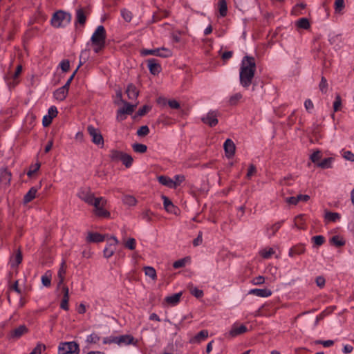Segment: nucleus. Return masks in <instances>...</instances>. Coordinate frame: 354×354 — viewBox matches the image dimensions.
Returning a JSON list of instances; mask_svg holds the SVG:
<instances>
[{
  "mask_svg": "<svg viewBox=\"0 0 354 354\" xmlns=\"http://www.w3.org/2000/svg\"><path fill=\"white\" fill-rule=\"evenodd\" d=\"M110 158L114 162L121 161L126 167H130L133 163V158L130 155L117 150L111 151Z\"/></svg>",
  "mask_w": 354,
  "mask_h": 354,
  "instance_id": "nucleus-4",
  "label": "nucleus"
},
{
  "mask_svg": "<svg viewBox=\"0 0 354 354\" xmlns=\"http://www.w3.org/2000/svg\"><path fill=\"white\" fill-rule=\"evenodd\" d=\"M121 15L127 22H129L132 19L133 15L131 12L125 8L121 10Z\"/></svg>",
  "mask_w": 354,
  "mask_h": 354,
  "instance_id": "nucleus-40",
  "label": "nucleus"
},
{
  "mask_svg": "<svg viewBox=\"0 0 354 354\" xmlns=\"http://www.w3.org/2000/svg\"><path fill=\"white\" fill-rule=\"evenodd\" d=\"M22 261V254L20 250H17L16 254L10 258V266L12 268L17 266Z\"/></svg>",
  "mask_w": 354,
  "mask_h": 354,
  "instance_id": "nucleus-26",
  "label": "nucleus"
},
{
  "mask_svg": "<svg viewBox=\"0 0 354 354\" xmlns=\"http://www.w3.org/2000/svg\"><path fill=\"white\" fill-rule=\"evenodd\" d=\"M282 223L283 221L277 222L267 228V235L268 236V237H271L275 234V233L281 227Z\"/></svg>",
  "mask_w": 354,
  "mask_h": 354,
  "instance_id": "nucleus-31",
  "label": "nucleus"
},
{
  "mask_svg": "<svg viewBox=\"0 0 354 354\" xmlns=\"http://www.w3.org/2000/svg\"><path fill=\"white\" fill-rule=\"evenodd\" d=\"M68 88L66 86H62L54 92V97L56 100L63 101L67 96Z\"/></svg>",
  "mask_w": 354,
  "mask_h": 354,
  "instance_id": "nucleus-19",
  "label": "nucleus"
},
{
  "mask_svg": "<svg viewBox=\"0 0 354 354\" xmlns=\"http://www.w3.org/2000/svg\"><path fill=\"white\" fill-rule=\"evenodd\" d=\"M333 161L334 158L331 157L324 158L323 160L317 162V166L322 169L331 168Z\"/></svg>",
  "mask_w": 354,
  "mask_h": 354,
  "instance_id": "nucleus-30",
  "label": "nucleus"
},
{
  "mask_svg": "<svg viewBox=\"0 0 354 354\" xmlns=\"http://www.w3.org/2000/svg\"><path fill=\"white\" fill-rule=\"evenodd\" d=\"M149 133V129L147 126L144 125L140 127L137 131L138 136H145Z\"/></svg>",
  "mask_w": 354,
  "mask_h": 354,
  "instance_id": "nucleus-48",
  "label": "nucleus"
},
{
  "mask_svg": "<svg viewBox=\"0 0 354 354\" xmlns=\"http://www.w3.org/2000/svg\"><path fill=\"white\" fill-rule=\"evenodd\" d=\"M104 240V236L97 232H89L86 237L88 242L100 243Z\"/></svg>",
  "mask_w": 354,
  "mask_h": 354,
  "instance_id": "nucleus-20",
  "label": "nucleus"
},
{
  "mask_svg": "<svg viewBox=\"0 0 354 354\" xmlns=\"http://www.w3.org/2000/svg\"><path fill=\"white\" fill-rule=\"evenodd\" d=\"M71 20V15L70 13L59 10L53 15L51 24L55 28L65 27L69 24Z\"/></svg>",
  "mask_w": 354,
  "mask_h": 354,
  "instance_id": "nucleus-3",
  "label": "nucleus"
},
{
  "mask_svg": "<svg viewBox=\"0 0 354 354\" xmlns=\"http://www.w3.org/2000/svg\"><path fill=\"white\" fill-rule=\"evenodd\" d=\"M343 157L347 160L354 162V154L350 151H344Z\"/></svg>",
  "mask_w": 354,
  "mask_h": 354,
  "instance_id": "nucleus-59",
  "label": "nucleus"
},
{
  "mask_svg": "<svg viewBox=\"0 0 354 354\" xmlns=\"http://www.w3.org/2000/svg\"><path fill=\"white\" fill-rule=\"evenodd\" d=\"M304 251L305 247L304 245H297L290 249L289 256L293 257L295 255H299L303 254Z\"/></svg>",
  "mask_w": 354,
  "mask_h": 354,
  "instance_id": "nucleus-25",
  "label": "nucleus"
},
{
  "mask_svg": "<svg viewBox=\"0 0 354 354\" xmlns=\"http://www.w3.org/2000/svg\"><path fill=\"white\" fill-rule=\"evenodd\" d=\"M106 200L103 197L96 198L94 196V198L92 200L90 205L94 206L95 209H97L100 207H104L106 204Z\"/></svg>",
  "mask_w": 354,
  "mask_h": 354,
  "instance_id": "nucleus-29",
  "label": "nucleus"
},
{
  "mask_svg": "<svg viewBox=\"0 0 354 354\" xmlns=\"http://www.w3.org/2000/svg\"><path fill=\"white\" fill-rule=\"evenodd\" d=\"M208 337V331L207 330H201L198 334L189 339L190 344H199L204 341Z\"/></svg>",
  "mask_w": 354,
  "mask_h": 354,
  "instance_id": "nucleus-17",
  "label": "nucleus"
},
{
  "mask_svg": "<svg viewBox=\"0 0 354 354\" xmlns=\"http://www.w3.org/2000/svg\"><path fill=\"white\" fill-rule=\"evenodd\" d=\"M330 242L336 246L340 247L345 244V241L338 236H334L331 238Z\"/></svg>",
  "mask_w": 354,
  "mask_h": 354,
  "instance_id": "nucleus-42",
  "label": "nucleus"
},
{
  "mask_svg": "<svg viewBox=\"0 0 354 354\" xmlns=\"http://www.w3.org/2000/svg\"><path fill=\"white\" fill-rule=\"evenodd\" d=\"M52 120L53 119L50 118V116H48L47 115H44L43 117V120H42L43 126L44 127L49 126L52 122Z\"/></svg>",
  "mask_w": 354,
  "mask_h": 354,
  "instance_id": "nucleus-61",
  "label": "nucleus"
},
{
  "mask_svg": "<svg viewBox=\"0 0 354 354\" xmlns=\"http://www.w3.org/2000/svg\"><path fill=\"white\" fill-rule=\"evenodd\" d=\"M126 93L127 94L129 99L130 100L136 99L137 97L138 96V91L133 84H129L127 86Z\"/></svg>",
  "mask_w": 354,
  "mask_h": 354,
  "instance_id": "nucleus-27",
  "label": "nucleus"
},
{
  "mask_svg": "<svg viewBox=\"0 0 354 354\" xmlns=\"http://www.w3.org/2000/svg\"><path fill=\"white\" fill-rule=\"evenodd\" d=\"M304 106L306 111L308 112H310L314 107L313 103L310 99L306 100V101L304 102Z\"/></svg>",
  "mask_w": 354,
  "mask_h": 354,
  "instance_id": "nucleus-60",
  "label": "nucleus"
},
{
  "mask_svg": "<svg viewBox=\"0 0 354 354\" xmlns=\"http://www.w3.org/2000/svg\"><path fill=\"white\" fill-rule=\"evenodd\" d=\"M162 198L163 200L164 207L168 212H173V209H174V205L172 202L165 196H162Z\"/></svg>",
  "mask_w": 354,
  "mask_h": 354,
  "instance_id": "nucleus-34",
  "label": "nucleus"
},
{
  "mask_svg": "<svg viewBox=\"0 0 354 354\" xmlns=\"http://www.w3.org/2000/svg\"><path fill=\"white\" fill-rule=\"evenodd\" d=\"M57 109L55 106H52L48 109L47 115L50 116V118L53 119L57 116Z\"/></svg>",
  "mask_w": 354,
  "mask_h": 354,
  "instance_id": "nucleus-54",
  "label": "nucleus"
},
{
  "mask_svg": "<svg viewBox=\"0 0 354 354\" xmlns=\"http://www.w3.org/2000/svg\"><path fill=\"white\" fill-rule=\"evenodd\" d=\"M79 345L75 342H62L58 348L59 354H79Z\"/></svg>",
  "mask_w": 354,
  "mask_h": 354,
  "instance_id": "nucleus-5",
  "label": "nucleus"
},
{
  "mask_svg": "<svg viewBox=\"0 0 354 354\" xmlns=\"http://www.w3.org/2000/svg\"><path fill=\"white\" fill-rule=\"evenodd\" d=\"M247 327L244 325H240L239 326L236 324H234L232 326L228 334L227 335V337H235L239 335H241L247 331Z\"/></svg>",
  "mask_w": 354,
  "mask_h": 354,
  "instance_id": "nucleus-13",
  "label": "nucleus"
},
{
  "mask_svg": "<svg viewBox=\"0 0 354 354\" xmlns=\"http://www.w3.org/2000/svg\"><path fill=\"white\" fill-rule=\"evenodd\" d=\"M342 106V99L339 95H337L333 102V110L337 112L340 110Z\"/></svg>",
  "mask_w": 354,
  "mask_h": 354,
  "instance_id": "nucleus-43",
  "label": "nucleus"
},
{
  "mask_svg": "<svg viewBox=\"0 0 354 354\" xmlns=\"http://www.w3.org/2000/svg\"><path fill=\"white\" fill-rule=\"evenodd\" d=\"M297 26L303 29H308L310 28V23L308 19L301 18L297 21Z\"/></svg>",
  "mask_w": 354,
  "mask_h": 354,
  "instance_id": "nucleus-38",
  "label": "nucleus"
},
{
  "mask_svg": "<svg viewBox=\"0 0 354 354\" xmlns=\"http://www.w3.org/2000/svg\"><path fill=\"white\" fill-rule=\"evenodd\" d=\"M218 113L215 111H210L205 116L202 118L203 123L209 125V127H214L218 124Z\"/></svg>",
  "mask_w": 354,
  "mask_h": 354,
  "instance_id": "nucleus-11",
  "label": "nucleus"
},
{
  "mask_svg": "<svg viewBox=\"0 0 354 354\" xmlns=\"http://www.w3.org/2000/svg\"><path fill=\"white\" fill-rule=\"evenodd\" d=\"M87 131L92 138V142L94 144L97 145L104 144L102 136L97 129L95 128L92 125H89L87 127Z\"/></svg>",
  "mask_w": 354,
  "mask_h": 354,
  "instance_id": "nucleus-10",
  "label": "nucleus"
},
{
  "mask_svg": "<svg viewBox=\"0 0 354 354\" xmlns=\"http://www.w3.org/2000/svg\"><path fill=\"white\" fill-rule=\"evenodd\" d=\"M325 218L329 221L335 222L340 218V214L337 212H327Z\"/></svg>",
  "mask_w": 354,
  "mask_h": 354,
  "instance_id": "nucleus-39",
  "label": "nucleus"
},
{
  "mask_svg": "<svg viewBox=\"0 0 354 354\" xmlns=\"http://www.w3.org/2000/svg\"><path fill=\"white\" fill-rule=\"evenodd\" d=\"M241 98L242 95L240 93H235L230 97V102L231 104H234Z\"/></svg>",
  "mask_w": 354,
  "mask_h": 354,
  "instance_id": "nucleus-55",
  "label": "nucleus"
},
{
  "mask_svg": "<svg viewBox=\"0 0 354 354\" xmlns=\"http://www.w3.org/2000/svg\"><path fill=\"white\" fill-rule=\"evenodd\" d=\"M344 7V0H335V9L336 12H339Z\"/></svg>",
  "mask_w": 354,
  "mask_h": 354,
  "instance_id": "nucleus-57",
  "label": "nucleus"
},
{
  "mask_svg": "<svg viewBox=\"0 0 354 354\" xmlns=\"http://www.w3.org/2000/svg\"><path fill=\"white\" fill-rule=\"evenodd\" d=\"M136 244V241L134 238H129L124 243L125 247L131 250H133L135 249Z\"/></svg>",
  "mask_w": 354,
  "mask_h": 354,
  "instance_id": "nucleus-45",
  "label": "nucleus"
},
{
  "mask_svg": "<svg viewBox=\"0 0 354 354\" xmlns=\"http://www.w3.org/2000/svg\"><path fill=\"white\" fill-rule=\"evenodd\" d=\"M321 158H322V154L319 151H317L314 152L310 156V159H311L312 162L314 163H317V162H319Z\"/></svg>",
  "mask_w": 354,
  "mask_h": 354,
  "instance_id": "nucleus-52",
  "label": "nucleus"
},
{
  "mask_svg": "<svg viewBox=\"0 0 354 354\" xmlns=\"http://www.w3.org/2000/svg\"><path fill=\"white\" fill-rule=\"evenodd\" d=\"M122 202L124 204L129 206H134L137 203V200L136 198L131 195H125L122 198Z\"/></svg>",
  "mask_w": 354,
  "mask_h": 354,
  "instance_id": "nucleus-33",
  "label": "nucleus"
},
{
  "mask_svg": "<svg viewBox=\"0 0 354 354\" xmlns=\"http://www.w3.org/2000/svg\"><path fill=\"white\" fill-rule=\"evenodd\" d=\"M50 274H48L47 272L44 275L41 276V283L44 286L48 287L50 286Z\"/></svg>",
  "mask_w": 354,
  "mask_h": 354,
  "instance_id": "nucleus-47",
  "label": "nucleus"
},
{
  "mask_svg": "<svg viewBox=\"0 0 354 354\" xmlns=\"http://www.w3.org/2000/svg\"><path fill=\"white\" fill-rule=\"evenodd\" d=\"M325 281H326L325 279L322 276H319L316 278V283H317V286H319L320 288H322L324 286Z\"/></svg>",
  "mask_w": 354,
  "mask_h": 354,
  "instance_id": "nucleus-63",
  "label": "nucleus"
},
{
  "mask_svg": "<svg viewBox=\"0 0 354 354\" xmlns=\"http://www.w3.org/2000/svg\"><path fill=\"white\" fill-rule=\"evenodd\" d=\"M274 253V250L272 248L264 249L261 251V254L264 259H269Z\"/></svg>",
  "mask_w": 354,
  "mask_h": 354,
  "instance_id": "nucleus-49",
  "label": "nucleus"
},
{
  "mask_svg": "<svg viewBox=\"0 0 354 354\" xmlns=\"http://www.w3.org/2000/svg\"><path fill=\"white\" fill-rule=\"evenodd\" d=\"M77 196L81 200H82L83 201H84L85 203H86L88 205L90 203H91V201L94 198V196H95L93 193H92L91 192V190L87 188L81 189L79 191Z\"/></svg>",
  "mask_w": 354,
  "mask_h": 354,
  "instance_id": "nucleus-14",
  "label": "nucleus"
},
{
  "mask_svg": "<svg viewBox=\"0 0 354 354\" xmlns=\"http://www.w3.org/2000/svg\"><path fill=\"white\" fill-rule=\"evenodd\" d=\"M181 295V292L174 294L166 297L165 300L168 304L174 306L179 302Z\"/></svg>",
  "mask_w": 354,
  "mask_h": 354,
  "instance_id": "nucleus-32",
  "label": "nucleus"
},
{
  "mask_svg": "<svg viewBox=\"0 0 354 354\" xmlns=\"http://www.w3.org/2000/svg\"><path fill=\"white\" fill-rule=\"evenodd\" d=\"M37 190V188L35 187H31L24 196V203L27 204L32 201L36 197Z\"/></svg>",
  "mask_w": 354,
  "mask_h": 354,
  "instance_id": "nucleus-22",
  "label": "nucleus"
},
{
  "mask_svg": "<svg viewBox=\"0 0 354 354\" xmlns=\"http://www.w3.org/2000/svg\"><path fill=\"white\" fill-rule=\"evenodd\" d=\"M106 30L103 26H98L93 33L91 41L92 44H105Z\"/></svg>",
  "mask_w": 354,
  "mask_h": 354,
  "instance_id": "nucleus-6",
  "label": "nucleus"
},
{
  "mask_svg": "<svg viewBox=\"0 0 354 354\" xmlns=\"http://www.w3.org/2000/svg\"><path fill=\"white\" fill-rule=\"evenodd\" d=\"M256 70V64L252 57L245 56L242 61L239 71V80L241 85L244 88H248L252 84Z\"/></svg>",
  "mask_w": 354,
  "mask_h": 354,
  "instance_id": "nucleus-1",
  "label": "nucleus"
},
{
  "mask_svg": "<svg viewBox=\"0 0 354 354\" xmlns=\"http://www.w3.org/2000/svg\"><path fill=\"white\" fill-rule=\"evenodd\" d=\"M265 281V279L263 276H258L253 279L252 282L254 285L263 284Z\"/></svg>",
  "mask_w": 354,
  "mask_h": 354,
  "instance_id": "nucleus-62",
  "label": "nucleus"
},
{
  "mask_svg": "<svg viewBox=\"0 0 354 354\" xmlns=\"http://www.w3.org/2000/svg\"><path fill=\"white\" fill-rule=\"evenodd\" d=\"M118 242L115 236H111L107 240V245L103 251L104 257L108 259L113 256L115 251V246L118 245Z\"/></svg>",
  "mask_w": 354,
  "mask_h": 354,
  "instance_id": "nucleus-8",
  "label": "nucleus"
},
{
  "mask_svg": "<svg viewBox=\"0 0 354 354\" xmlns=\"http://www.w3.org/2000/svg\"><path fill=\"white\" fill-rule=\"evenodd\" d=\"M133 149L137 153H145L147 147L145 145L136 143L133 145Z\"/></svg>",
  "mask_w": 354,
  "mask_h": 354,
  "instance_id": "nucleus-41",
  "label": "nucleus"
},
{
  "mask_svg": "<svg viewBox=\"0 0 354 354\" xmlns=\"http://www.w3.org/2000/svg\"><path fill=\"white\" fill-rule=\"evenodd\" d=\"M124 106L123 107L119 109L118 110V112H117V120H123L126 118V116L125 115L126 114H128V115H130L131 114L133 111H134V109L136 107V105H132L125 101H124V102H122Z\"/></svg>",
  "mask_w": 354,
  "mask_h": 354,
  "instance_id": "nucleus-7",
  "label": "nucleus"
},
{
  "mask_svg": "<svg viewBox=\"0 0 354 354\" xmlns=\"http://www.w3.org/2000/svg\"><path fill=\"white\" fill-rule=\"evenodd\" d=\"M76 23L84 25L86 20V14L82 8H79L76 10Z\"/></svg>",
  "mask_w": 354,
  "mask_h": 354,
  "instance_id": "nucleus-28",
  "label": "nucleus"
},
{
  "mask_svg": "<svg viewBox=\"0 0 354 354\" xmlns=\"http://www.w3.org/2000/svg\"><path fill=\"white\" fill-rule=\"evenodd\" d=\"M223 147L227 158H231L235 152V145L231 139H227L224 142Z\"/></svg>",
  "mask_w": 354,
  "mask_h": 354,
  "instance_id": "nucleus-16",
  "label": "nucleus"
},
{
  "mask_svg": "<svg viewBox=\"0 0 354 354\" xmlns=\"http://www.w3.org/2000/svg\"><path fill=\"white\" fill-rule=\"evenodd\" d=\"M59 66L63 72H67L70 68V63L67 59H64L59 63Z\"/></svg>",
  "mask_w": 354,
  "mask_h": 354,
  "instance_id": "nucleus-51",
  "label": "nucleus"
},
{
  "mask_svg": "<svg viewBox=\"0 0 354 354\" xmlns=\"http://www.w3.org/2000/svg\"><path fill=\"white\" fill-rule=\"evenodd\" d=\"M28 332V328L25 325H21L19 327L16 328L11 332V337L12 338H19L24 334Z\"/></svg>",
  "mask_w": 354,
  "mask_h": 354,
  "instance_id": "nucleus-21",
  "label": "nucleus"
},
{
  "mask_svg": "<svg viewBox=\"0 0 354 354\" xmlns=\"http://www.w3.org/2000/svg\"><path fill=\"white\" fill-rule=\"evenodd\" d=\"M219 13L221 17H225L227 15V7L225 0H219L218 2Z\"/></svg>",
  "mask_w": 354,
  "mask_h": 354,
  "instance_id": "nucleus-37",
  "label": "nucleus"
},
{
  "mask_svg": "<svg viewBox=\"0 0 354 354\" xmlns=\"http://www.w3.org/2000/svg\"><path fill=\"white\" fill-rule=\"evenodd\" d=\"M319 87L322 93H326L327 92L328 83L326 79L324 77H322Z\"/></svg>",
  "mask_w": 354,
  "mask_h": 354,
  "instance_id": "nucleus-46",
  "label": "nucleus"
},
{
  "mask_svg": "<svg viewBox=\"0 0 354 354\" xmlns=\"http://www.w3.org/2000/svg\"><path fill=\"white\" fill-rule=\"evenodd\" d=\"M12 178L11 172L6 167L0 168V183L5 186L10 184Z\"/></svg>",
  "mask_w": 354,
  "mask_h": 354,
  "instance_id": "nucleus-12",
  "label": "nucleus"
},
{
  "mask_svg": "<svg viewBox=\"0 0 354 354\" xmlns=\"http://www.w3.org/2000/svg\"><path fill=\"white\" fill-rule=\"evenodd\" d=\"M147 66L150 73L153 75H157L161 71V66L155 59H148Z\"/></svg>",
  "mask_w": 354,
  "mask_h": 354,
  "instance_id": "nucleus-15",
  "label": "nucleus"
},
{
  "mask_svg": "<svg viewBox=\"0 0 354 354\" xmlns=\"http://www.w3.org/2000/svg\"><path fill=\"white\" fill-rule=\"evenodd\" d=\"M94 214L99 217L108 218L110 216V212L106 210L104 207L95 209Z\"/></svg>",
  "mask_w": 354,
  "mask_h": 354,
  "instance_id": "nucleus-35",
  "label": "nucleus"
},
{
  "mask_svg": "<svg viewBox=\"0 0 354 354\" xmlns=\"http://www.w3.org/2000/svg\"><path fill=\"white\" fill-rule=\"evenodd\" d=\"M144 270L146 276L150 277L153 280L156 279V272L153 267L147 266L144 268Z\"/></svg>",
  "mask_w": 354,
  "mask_h": 354,
  "instance_id": "nucleus-36",
  "label": "nucleus"
},
{
  "mask_svg": "<svg viewBox=\"0 0 354 354\" xmlns=\"http://www.w3.org/2000/svg\"><path fill=\"white\" fill-rule=\"evenodd\" d=\"M203 238L202 233L200 232L198 236L193 241V245L194 246H198L202 243Z\"/></svg>",
  "mask_w": 354,
  "mask_h": 354,
  "instance_id": "nucleus-64",
  "label": "nucleus"
},
{
  "mask_svg": "<svg viewBox=\"0 0 354 354\" xmlns=\"http://www.w3.org/2000/svg\"><path fill=\"white\" fill-rule=\"evenodd\" d=\"M190 293L198 299L201 298L203 296V291L196 287H191Z\"/></svg>",
  "mask_w": 354,
  "mask_h": 354,
  "instance_id": "nucleus-44",
  "label": "nucleus"
},
{
  "mask_svg": "<svg viewBox=\"0 0 354 354\" xmlns=\"http://www.w3.org/2000/svg\"><path fill=\"white\" fill-rule=\"evenodd\" d=\"M66 272V263L65 261H62L57 272V277H65Z\"/></svg>",
  "mask_w": 354,
  "mask_h": 354,
  "instance_id": "nucleus-50",
  "label": "nucleus"
},
{
  "mask_svg": "<svg viewBox=\"0 0 354 354\" xmlns=\"http://www.w3.org/2000/svg\"><path fill=\"white\" fill-rule=\"evenodd\" d=\"M101 337L96 333H93L91 335L86 337V342L88 344H100L101 340L102 341Z\"/></svg>",
  "mask_w": 354,
  "mask_h": 354,
  "instance_id": "nucleus-24",
  "label": "nucleus"
},
{
  "mask_svg": "<svg viewBox=\"0 0 354 354\" xmlns=\"http://www.w3.org/2000/svg\"><path fill=\"white\" fill-rule=\"evenodd\" d=\"M152 214L153 212L151 211H150L149 209H147L142 212V216L143 219L146 220L147 222H150L151 220Z\"/></svg>",
  "mask_w": 354,
  "mask_h": 354,
  "instance_id": "nucleus-56",
  "label": "nucleus"
},
{
  "mask_svg": "<svg viewBox=\"0 0 354 354\" xmlns=\"http://www.w3.org/2000/svg\"><path fill=\"white\" fill-rule=\"evenodd\" d=\"M137 341L135 340L134 337L131 335H123L120 336H110L104 337L102 339V344H107L115 343L119 346H127L130 344H136Z\"/></svg>",
  "mask_w": 354,
  "mask_h": 354,
  "instance_id": "nucleus-2",
  "label": "nucleus"
},
{
  "mask_svg": "<svg viewBox=\"0 0 354 354\" xmlns=\"http://www.w3.org/2000/svg\"><path fill=\"white\" fill-rule=\"evenodd\" d=\"M249 294L253 295L259 297H268L272 295V291L268 288L259 289L254 288L249 291Z\"/></svg>",
  "mask_w": 354,
  "mask_h": 354,
  "instance_id": "nucleus-18",
  "label": "nucleus"
},
{
  "mask_svg": "<svg viewBox=\"0 0 354 354\" xmlns=\"http://www.w3.org/2000/svg\"><path fill=\"white\" fill-rule=\"evenodd\" d=\"M143 55H156L161 57H167L171 55V51L167 48L144 49L142 51Z\"/></svg>",
  "mask_w": 354,
  "mask_h": 354,
  "instance_id": "nucleus-9",
  "label": "nucleus"
},
{
  "mask_svg": "<svg viewBox=\"0 0 354 354\" xmlns=\"http://www.w3.org/2000/svg\"><path fill=\"white\" fill-rule=\"evenodd\" d=\"M313 241L315 245L319 246L322 245L324 242V237L321 235L315 236L313 237Z\"/></svg>",
  "mask_w": 354,
  "mask_h": 354,
  "instance_id": "nucleus-53",
  "label": "nucleus"
},
{
  "mask_svg": "<svg viewBox=\"0 0 354 354\" xmlns=\"http://www.w3.org/2000/svg\"><path fill=\"white\" fill-rule=\"evenodd\" d=\"M185 263H186L185 259H179L176 261H175L173 264V266L176 269L183 268L185 266Z\"/></svg>",
  "mask_w": 354,
  "mask_h": 354,
  "instance_id": "nucleus-58",
  "label": "nucleus"
},
{
  "mask_svg": "<svg viewBox=\"0 0 354 354\" xmlns=\"http://www.w3.org/2000/svg\"><path fill=\"white\" fill-rule=\"evenodd\" d=\"M158 182L165 186H167L170 188H174L176 187V183L175 184V182L171 178L165 176H160L158 177Z\"/></svg>",
  "mask_w": 354,
  "mask_h": 354,
  "instance_id": "nucleus-23",
  "label": "nucleus"
}]
</instances>
